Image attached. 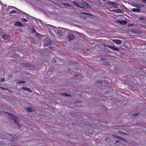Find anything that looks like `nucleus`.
<instances>
[{
	"mask_svg": "<svg viewBox=\"0 0 146 146\" xmlns=\"http://www.w3.org/2000/svg\"><path fill=\"white\" fill-rule=\"evenodd\" d=\"M61 94L63 96H71V95L70 94H67L66 93H64V94Z\"/></svg>",
	"mask_w": 146,
	"mask_h": 146,
	"instance_id": "4468645a",
	"label": "nucleus"
},
{
	"mask_svg": "<svg viewBox=\"0 0 146 146\" xmlns=\"http://www.w3.org/2000/svg\"><path fill=\"white\" fill-rule=\"evenodd\" d=\"M86 92V93L87 92Z\"/></svg>",
	"mask_w": 146,
	"mask_h": 146,
	"instance_id": "c03bdc74",
	"label": "nucleus"
},
{
	"mask_svg": "<svg viewBox=\"0 0 146 146\" xmlns=\"http://www.w3.org/2000/svg\"><path fill=\"white\" fill-rule=\"evenodd\" d=\"M14 25L16 26L19 27H20L23 26V24L19 22H15Z\"/></svg>",
	"mask_w": 146,
	"mask_h": 146,
	"instance_id": "0eeeda50",
	"label": "nucleus"
},
{
	"mask_svg": "<svg viewBox=\"0 0 146 146\" xmlns=\"http://www.w3.org/2000/svg\"><path fill=\"white\" fill-rule=\"evenodd\" d=\"M22 21L25 22H27V20L25 19H22Z\"/></svg>",
	"mask_w": 146,
	"mask_h": 146,
	"instance_id": "7c9ffc66",
	"label": "nucleus"
},
{
	"mask_svg": "<svg viewBox=\"0 0 146 146\" xmlns=\"http://www.w3.org/2000/svg\"><path fill=\"white\" fill-rule=\"evenodd\" d=\"M0 4H2V3H1V2L0 1Z\"/></svg>",
	"mask_w": 146,
	"mask_h": 146,
	"instance_id": "a19ab883",
	"label": "nucleus"
},
{
	"mask_svg": "<svg viewBox=\"0 0 146 146\" xmlns=\"http://www.w3.org/2000/svg\"><path fill=\"white\" fill-rule=\"evenodd\" d=\"M1 88L3 89L4 90H8L7 89H6V88Z\"/></svg>",
	"mask_w": 146,
	"mask_h": 146,
	"instance_id": "4c0bfd02",
	"label": "nucleus"
},
{
	"mask_svg": "<svg viewBox=\"0 0 146 146\" xmlns=\"http://www.w3.org/2000/svg\"><path fill=\"white\" fill-rule=\"evenodd\" d=\"M17 13V11L13 10L9 12L10 14L16 13Z\"/></svg>",
	"mask_w": 146,
	"mask_h": 146,
	"instance_id": "412c9836",
	"label": "nucleus"
},
{
	"mask_svg": "<svg viewBox=\"0 0 146 146\" xmlns=\"http://www.w3.org/2000/svg\"><path fill=\"white\" fill-rule=\"evenodd\" d=\"M25 82L24 81H20V80H19V81H18L17 82V84H20L24 83Z\"/></svg>",
	"mask_w": 146,
	"mask_h": 146,
	"instance_id": "f3484780",
	"label": "nucleus"
},
{
	"mask_svg": "<svg viewBox=\"0 0 146 146\" xmlns=\"http://www.w3.org/2000/svg\"><path fill=\"white\" fill-rule=\"evenodd\" d=\"M74 38V35L72 34H70L68 36V38L69 40H71Z\"/></svg>",
	"mask_w": 146,
	"mask_h": 146,
	"instance_id": "423d86ee",
	"label": "nucleus"
},
{
	"mask_svg": "<svg viewBox=\"0 0 146 146\" xmlns=\"http://www.w3.org/2000/svg\"><path fill=\"white\" fill-rule=\"evenodd\" d=\"M113 50L115 51H118L119 50V49L118 48L114 47Z\"/></svg>",
	"mask_w": 146,
	"mask_h": 146,
	"instance_id": "5701e85b",
	"label": "nucleus"
},
{
	"mask_svg": "<svg viewBox=\"0 0 146 146\" xmlns=\"http://www.w3.org/2000/svg\"><path fill=\"white\" fill-rule=\"evenodd\" d=\"M132 11L134 12H138L141 11L140 10L136 8H133L132 9Z\"/></svg>",
	"mask_w": 146,
	"mask_h": 146,
	"instance_id": "f8f14e48",
	"label": "nucleus"
},
{
	"mask_svg": "<svg viewBox=\"0 0 146 146\" xmlns=\"http://www.w3.org/2000/svg\"><path fill=\"white\" fill-rule=\"evenodd\" d=\"M103 1H109V0H101Z\"/></svg>",
	"mask_w": 146,
	"mask_h": 146,
	"instance_id": "72a5a7b5",
	"label": "nucleus"
},
{
	"mask_svg": "<svg viewBox=\"0 0 146 146\" xmlns=\"http://www.w3.org/2000/svg\"><path fill=\"white\" fill-rule=\"evenodd\" d=\"M25 109L26 111L27 112H32L35 111V109L31 107H27L25 108Z\"/></svg>",
	"mask_w": 146,
	"mask_h": 146,
	"instance_id": "7ed1b4c3",
	"label": "nucleus"
},
{
	"mask_svg": "<svg viewBox=\"0 0 146 146\" xmlns=\"http://www.w3.org/2000/svg\"><path fill=\"white\" fill-rule=\"evenodd\" d=\"M8 9H11L12 8H13L15 9V10H19L17 8L15 7H13V6H9L8 7Z\"/></svg>",
	"mask_w": 146,
	"mask_h": 146,
	"instance_id": "a211bd4d",
	"label": "nucleus"
},
{
	"mask_svg": "<svg viewBox=\"0 0 146 146\" xmlns=\"http://www.w3.org/2000/svg\"><path fill=\"white\" fill-rule=\"evenodd\" d=\"M134 6L135 7H137V5H135Z\"/></svg>",
	"mask_w": 146,
	"mask_h": 146,
	"instance_id": "58836bf2",
	"label": "nucleus"
},
{
	"mask_svg": "<svg viewBox=\"0 0 146 146\" xmlns=\"http://www.w3.org/2000/svg\"><path fill=\"white\" fill-rule=\"evenodd\" d=\"M120 139L122 140L123 141H127L126 140V139L124 138L121 137V138Z\"/></svg>",
	"mask_w": 146,
	"mask_h": 146,
	"instance_id": "c85d7f7f",
	"label": "nucleus"
},
{
	"mask_svg": "<svg viewBox=\"0 0 146 146\" xmlns=\"http://www.w3.org/2000/svg\"><path fill=\"white\" fill-rule=\"evenodd\" d=\"M118 132L119 133L123 134V135H126L127 134L126 133L124 132L121 131H118Z\"/></svg>",
	"mask_w": 146,
	"mask_h": 146,
	"instance_id": "2eb2a0df",
	"label": "nucleus"
},
{
	"mask_svg": "<svg viewBox=\"0 0 146 146\" xmlns=\"http://www.w3.org/2000/svg\"><path fill=\"white\" fill-rule=\"evenodd\" d=\"M120 141L119 140H117L116 141L115 144H116L117 143H119L120 142Z\"/></svg>",
	"mask_w": 146,
	"mask_h": 146,
	"instance_id": "393cba45",
	"label": "nucleus"
},
{
	"mask_svg": "<svg viewBox=\"0 0 146 146\" xmlns=\"http://www.w3.org/2000/svg\"><path fill=\"white\" fill-rule=\"evenodd\" d=\"M113 42L116 44H120L122 43V41L120 40L115 39L113 40Z\"/></svg>",
	"mask_w": 146,
	"mask_h": 146,
	"instance_id": "1a4fd4ad",
	"label": "nucleus"
},
{
	"mask_svg": "<svg viewBox=\"0 0 146 146\" xmlns=\"http://www.w3.org/2000/svg\"><path fill=\"white\" fill-rule=\"evenodd\" d=\"M112 136L113 137H114L116 138H118L120 139L121 138V137H120V136H117L114 135H112Z\"/></svg>",
	"mask_w": 146,
	"mask_h": 146,
	"instance_id": "aec40b11",
	"label": "nucleus"
},
{
	"mask_svg": "<svg viewBox=\"0 0 146 146\" xmlns=\"http://www.w3.org/2000/svg\"><path fill=\"white\" fill-rule=\"evenodd\" d=\"M37 90L38 91L42 90V88H39L38 89H37Z\"/></svg>",
	"mask_w": 146,
	"mask_h": 146,
	"instance_id": "473e14b6",
	"label": "nucleus"
},
{
	"mask_svg": "<svg viewBox=\"0 0 146 146\" xmlns=\"http://www.w3.org/2000/svg\"><path fill=\"white\" fill-rule=\"evenodd\" d=\"M23 90L27 91H31V90H30V88H27L23 87L21 88L20 90L23 91Z\"/></svg>",
	"mask_w": 146,
	"mask_h": 146,
	"instance_id": "9d476101",
	"label": "nucleus"
},
{
	"mask_svg": "<svg viewBox=\"0 0 146 146\" xmlns=\"http://www.w3.org/2000/svg\"><path fill=\"white\" fill-rule=\"evenodd\" d=\"M9 118L14 121V122L18 125L19 128L21 127V125L19 124V119L18 117L10 113H8Z\"/></svg>",
	"mask_w": 146,
	"mask_h": 146,
	"instance_id": "f257e3e1",
	"label": "nucleus"
},
{
	"mask_svg": "<svg viewBox=\"0 0 146 146\" xmlns=\"http://www.w3.org/2000/svg\"><path fill=\"white\" fill-rule=\"evenodd\" d=\"M108 4H110L114 7H116L118 6V3L115 2H112L111 1H109L107 2Z\"/></svg>",
	"mask_w": 146,
	"mask_h": 146,
	"instance_id": "f03ea898",
	"label": "nucleus"
},
{
	"mask_svg": "<svg viewBox=\"0 0 146 146\" xmlns=\"http://www.w3.org/2000/svg\"><path fill=\"white\" fill-rule=\"evenodd\" d=\"M17 94L18 95H20V93H17Z\"/></svg>",
	"mask_w": 146,
	"mask_h": 146,
	"instance_id": "ea45409f",
	"label": "nucleus"
},
{
	"mask_svg": "<svg viewBox=\"0 0 146 146\" xmlns=\"http://www.w3.org/2000/svg\"><path fill=\"white\" fill-rule=\"evenodd\" d=\"M51 44H52L51 42L50 41H49V42H48V43L44 44V46H48L49 45H51Z\"/></svg>",
	"mask_w": 146,
	"mask_h": 146,
	"instance_id": "6ab92c4d",
	"label": "nucleus"
},
{
	"mask_svg": "<svg viewBox=\"0 0 146 146\" xmlns=\"http://www.w3.org/2000/svg\"><path fill=\"white\" fill-rule=\"evenodd\" d=\"M82 13H83L84 14H85V15H90V14H91L90 13H86L85 12H82Z\"/></svg>",
	"mask_w": 146,
	"mask_h": 146,
	"instance_id": "cd10ccee",
	"label": "nucleus"
},
{
	"mask_svg": "<svg viewBox=\"0 0 146 146\" xmlns=\"http://www.w3.org/2000/svg\"><path fill=\"white\" fill-rule=\"evenodd\" d=\"M73 3L75 6L77 7H78L83 8L82 7H81L79 6L78 4L75 1H73Z\"/></svg>",
	"mask_w": 146,
	"mask_h": 146,
	"instance_id": "ddd939ff",
	"label": "nucleus"
},
{
	"mask_svg": "<svg viewBox=\"0 0 146 146\" xmlns=\"http://www.w3.org/2000/svg\"><path fill=\"white\" fill-rule=\"evenodd\" d=\"M145 3H146V0H142Z\"/></svg>",
	"mask_w": 146,
	"mask_h": 146,
	"instance_id": "c9c22d12",
	"label": "nucleus"
},
{
	"mask_svg": "<svg viewBox=\"0 0 146 146\" xmlns=\"http://www.w3.org/2000/svg\"><path fill=\"white\" fill-rule=\"evenodd\" d=\"M139 114H140V113H137L136 114H134L133 115V117H135V116H137V115H139Z\"/></svg>",
	"mask_w": 146,
	"mask_h": 146,
	"instance_id": "b1692460",
	"label": "nucleus"
},
{
	"mask_svg": "<svg viewBox=\"0 0 146 146\" xmlns=\"http://www.w3.org/2000/svg\"><path fill=\"white\" fill-rule=\"evenodd\" d=\"M117 21L120 24L123 25H125L127 23V21H120L119 20H117Z\"/></svg>",
	"mask_w": 146,
	"mask_h": 146,
	"instance_id": "20e7f679",
	"label": "nucleus"
},
{
	"mask_svg": "<svg viewBox=\"0 0 146 146\" xmlns=\"http://www.w3.org/2000/svg\"><path fill=\"white\" fill-rule=\"evenodd\" d=\"M13 146H16V145H13Z\"/></svg>",
	"mask_w": 146,
	"mask_h": 146,
	"instance_id": "79ce46f5",
	"label": "nucleus"
},
{
	"mask_svg": "<svg viewBox=\"0 0 146 146\" xmlns=\"http://www.w3.org/2000/svg\"><path fill=\"white\" fill-rule=\"evenodd\" d=\"M108 139V137H107L105 139V140L106 141H107V140Z\"/></svg>",
	"mask_w": 146,
	"mask_h": 146,
	"instance_id": "f704fd0d",
	"label": "nucleus"
},
{
	"mask_svg": "<svg viewBox=\"0 0 146 146\" xmlns=\"http://www.w3.org/2000/svg\"><path fill=\"white\" fill-rule=\"evenodd\" d=\"M2 38L4 39H8L10 38L9 36L7 35H4L2 36Z\"/></svg>",
	"mask_w": 146,
	"mask_h": 146,
	"instance_id": "6e6552de",
	"label": "nucleus"
},
{
	"mask_svg": "<svg viewBox=\"0 0 146 146\" xmlns=\"http://www.w3.org/2000/svg\"><path fill=\"white\" fill-rule=\"evenodd\" d=\"M5 81V80L4 78H2L1 79V82H3Z\"/></svg>",
	"mask_w": 146,
	"mask_h": 146,
	"instance_id": "2f4dec72",
	"label": "nucleus"
},
{
	"mask_svg": "<svg viewBox=\"0 0 146 146\" xmlns=\"http://www.w3.org/2000/svg\"><path fill=\"white\" fill-rule=\"evenodd\" d=\"M10 140L13 141H17V139L15 137H11L9 138Z\"/></svg>",
	"mask_w": 146,
	"mask_h": 146,
	"instance_id": "9b49d317",
	"label": "nucleus"
},
{
	"mask_svg": "<svg viewBox=\"0 0 146 146\" xmlns=\"http://www.w3.org/2000/svg\"><path fill=\"white\" fill-rule=\"evenodd\" d=\"M82 100H76V101H75L74 102V103H82Z\"/></svg>",
	"mask_w": 146,
	"mask_h": 146,
	"instance_id": "4be33fe9",
	"label": "nucleus"
},
{
	"mask_svg": "<svg viewBox=\"0 0 146 146\" xmlns=\"http://www.w3.org/2000/svg\"><path fill=\"white\" fill-rule=\"evenodd\" d=\"M108 64H109V63H108Z\"/></svg>",
	"mask_w": 146,
	"mask_h": 146,
	"instance_id": "37998d69",
	"label": "nucleus"
},
{
	"mask_svg": "<svg viewBox=\"0 0 146 146\" xmlns=\"http://www.w3.org/2000/svg\"><path fill=\"white\" fill-rule=\"evenodd\" d=\"M40 35V34L39 33H37L36 34V36H39Z\"/></svg>",
	"mask_w": 146,
	"mask_h": 146,
	"instance_id": "e433bc0d",
	"label": "nucleus"
},
{
	"mask_svg": "<svg viewBox=\"0 0 146 146\" xmlns=\"http://www.w3.org/2000/svg\"><path fill=\"white\" fill-rule=\"evenodd\" d=\"M108 47L110 48V49H111L113 50L114 49V47L113 46H108Z\"/></svg>",
	"mask_w": 146,
	"mask_h": 146,
	"instance_id": "a878e982",
	"label": "nucleus"
},
{
	"mask_svg": "<svg viewBox=\"0 0 146 146\" xmlns=\"http://www.w3.org/2000/svg\"><path fill=\"white\" fill-rule=\"evenodd\" d=\"M81 5L83 6H84L86 5V6L87 5V3L84 2L83 3H82Z\"/></svg>",
	"mask_w": 146,
	"mask_h": 146,
	"instance_id": "c756f323",
	"label": "nucleus"
},
{
	"mask_svg": "<svg viewBox=\"0 0 146 146\" xmlns=\"http://www.w3.org/2000/svg\"><path fill=\"white\" fill-rule=\"evenodd\" d=\"M63 4V5H65V6H69V7H70V5L69 4H68L65 3V4Z\"/></svg>",
	"mask_w": 146,
	"mask_h": 146,
	"instance_id": "bb28decb",
	"label": "nucleus"
},
{
	"mask_svg": "<svg viewBox=\"0 0 146 146\" xmlns=\"http://www.w3.org/2000/svg\"><path fill=\"white\" fill-rule=\"evenodd\" d=\"M57 33L58 34L60 35H62L63 34V32L61 30H57Z\"/></svg>",
	"mask_w": 146,
	"mask_h": 146,
	"instance_id": "dca6fc26",
	"label": "nucleus"
},
{
	"mask_svg": "<svg viewBox=\"0 0 146 146\" xmlns=\"http://www.w3.org/2000/svg\"><path fill=\"white\" fill-rule=\"evenodd\" d=\"M112 11H113L115 13H123V11H122L121 9H118L115 10H111Z\"/></svg>",
	"mask_w": 146,
	"mask_h": 146,
	"instance_id": "39448f33",
	"label": "nucleus"
}]
</instances>
